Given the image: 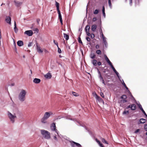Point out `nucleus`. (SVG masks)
I'll return each instance as SVG.
<instances>
[{"instance_id":"nucleus-6","label":"nucleus","mask_w":147,"mask_h":147,"mask_svg":"<svg viewBox=\"0 0 147 147\" xmlns=\"http://www.w3.org/2000/svg\"><path fill=\"white\" fill-rule=\"evenodd\" d=\"M24 34H26L27 36H32L33 34V32L31 30H28L25 31L24 32Z\"/></svg>"},{"instance_id":"nucleus-22","label":"nucleus","mask_w":147,"mask_h":147,"mask_svg":"<svg viewBox=\"0 0 147 147\" xmlns=\"http://www.w3.org/2000/svg\"><path fill=\"white\" fill-rule=\"evenodd\" d=\"M139 107L140 109L141 110V111H142V112L143 113L144 115H146V113L145 112V111L143 110V109L142 108V105L140 104L139 105Z\"/></svg>"},{"instance_id":"nucleus-5","label":"nucleus","mask_w":147,"mask_h":147,"mask_svg":"<svg viewBox=\"0 0 147 147\" xmlns=\"http://www.w3.org/2000/svg\"><path fill=\"white\" fill-rule=\"evenodd\" d=\"M70 142L71 145L72 147H75V145L78 147H81V145L78 143H76L73 141Z\"/></svg>"},{"instance_id":"nucleus-2","label":"nucleus","mask_w":147,"mask_h":147,"mask_svg":"<svg viewBox=\"0 0 147 147\" xmlns=\"http://www.w3.org/2000/svg\"><path fill=\"white\" fill-rule=\"evenodd\" d=\"M41 132L42 134L45 139H49L50 138V133L48 131L45 130H41Z\"/></svg>"},{"instance_id":"nucleus-15","label":"nucleus","mask_w":147,"mask_h":147,"mask_svg":"<svg viewBox=\"0 0 147 147\" xmlns=\"http://www.w3.org/2000/svg\"><path fill=\"white\" fill-rule=\"evenodd\" d=\"M40 82V79L35 78L33 80V82L36 84H38Z\"/></svg>"},{"instance_id":"nucleus-37","label":"nucleus","mask_w":147,"mask_h":147,"mask_svg":"<svg viewBox=\"0 0 147 147\" xmlns=\"http://www.w3.org/2000/svg\"><path fill=\"white\" fill-rule=\"evenodd\" d=\"M98 101H99L101 102H102L103 103H104V102L103 100L100 97L99 98V99H98Z\"/></svg>"},{"instance_id":"nucleus-12","label":"nucleus","mask_w":147,"mask_h":147,"mask_svg":"<svg viewBox=\"0 0 147 147\" xmlns=\"http://www.w3.org/2000/svg\"><path fill=\"white\" fill-rule=\"evenodd\" d=\"M100 34H101V36L102 37V38L103 40L104 41V43L105 44V45H106V43H107V42H106V38L104 36L102 31H101V32L100 33Z\"/></svg>"},{"instance_id":"nucleus-19","label":"nucleus","mask_w":147,"mask_h":147,"mask_svg":"<svg viewBox=\"0 0 147 147\" xmlns=\"http://www.w3.org/2000/svg\"><path fill=\"white\" fill-rule=\"evenodd\" d=\"M11 18L9 17H7L6 19V21L7 22L10 24L11 21Z\"/></svg>"},{"instance_id":"nucleus-58","label":"nucleus","mask_w":147,"mask_h":147,"mask_svg":"<svg viewBox=\"0 0 147 147\" xmlns=\"http://www.w3.org/2000/svg\"><path fill=\"white\" fill-rule=\"evenodd\" d=\"M97 64L98 65L100 66L101 65V62L99 61L97 63Z\"/></svg>"},{"instance_id":"nucleus-47","label":"nucleus","mask_w":147,"mask_h":147,"mask_svg":"<svg viewBox=\"0 0 147 147\" xmlns=\"http://www.w3.org/2000/svg\"><path fill=\"white\" fill-rule=\"evenodd\" d=\"M122 84L123 85V86L125 87V88L127 89H128V88L126 86L125 84L124 83V82H123V83H122Z\"/></svg>"},{"instance_id":"nucleus-18","label":"nucleus","mask_w":147,"mask_h":147,"mask_svg":"<svg viewBox=\"0 0 147 147\" xmlns=\"http://www.w3.org/2000/svg\"><path fill=\"white\" fill-rule=\"evenodd\" d=\"M14 2L15 3L17 7L20 6L22 4V3L18 1L16 2V1H14Z\"/></svg>"},{"instance_id":"nucleus-21","label":"nucleus","mask_w":147,"mask_h":147,"mask_svg":"<svg viewBox=\"0 0 147 147\" xmlns=\"http://www.w3.org/2000/svg\"><path fill=\"white\" fill-rule=\"evenodd\" d=\"M63 37L67 40H68L69 38V35L65 33H63Z\"/></svg>"},{"instance_id":"nucleus-62","label":"nucleus","mask_w":147,"mask_h":147,"mask_svg":"<svg viewBox=\"0 0 147 147\" xmlns=\"http://www.w3.org/2000/svg\"><path fill=\"white\" fill-rule=\"evenodd\" d=\"M54 139H55V140H57V137L56 136H55L54 137Z\"/></svg>"},{"instance_id":"nucleus-29","label":"nucleus","mask_w":147,"mask_h":147,"mask_svg":"<svg viewBox=\"0 0 147 147\" xmlns=\"http://www.w3.org/2000/svg\"><path fill=\"white\" fill-rule=\"evenodd\" d=\"M97 62V61L95 59H93L92 61V63L94 65L96 66L97 64L96 63Z\"/></svg>"},{"instance_id":"nucleus-61","label":"nucleus","mask_w":147,"mask_h":147,"mask_svg":"<svg viewBox=\"0 0 147 147\" xmlns=\"http://www.w3.org/2000/svg\"><path fill=\"white\" fill-rule=\"evenodd\" d=\"M40 21V20L39 19H37V21L38 24H39V22Z\"/></svg>"},{"instance_id":"nucleus-60","label":"nucleus","mask_w":147,"mask_h":147,"mask_svg":"<svg viewBox=\"0 0 147 147\" xmlns=\"http://www.w3.org/2000/svg\"><path fill=\"white\" fill-rule=\"evenodd\" d=\"M60 20V21L61 22V25H63V21H62V19H61V20Z\"/></svg>"},{"instance_id":"nucleus-30","label":"nucleus","mask_w":147,"mask_h":147,"mask_svg":"<svg viewBox=\"0 0 147 147\" xmlns=\"http://www.w3.org/2000/svg\"><path fill=\"white\" fill-rule=\"evenodd\" d=\"M58 13L59 14V20L62 19V18L61 17V15L60 13V11H57Z\"/></svg>"},{"instance_id":"nucleus-54","label":"nucleus","mask_w":147,"mask_h":147,"mask_svg":"<svg viewBox=\"0 0 147 147\" xmlns=\"http://www.w3.org/2000/svg\"><path fill=\"white\" fill-rule=\"evenodd\" d=\"M86 34H87V35L88 36H90V33L89 32V31H88V32H86Z\"/></svg>"},{"instance_id":"nucleus-40","label":"nucleus","mask_w":147,"mask_h":147,"mask_svg":"<svg viewBox=\"0 0 147 147\" xmlns=\"http://www.w3.org/2000/svg\"><path fill=\"white\" fill-rule=\"evenodd\" d=\"M58 47V53L60 54L61 53V51L60 48L59 47Z\"/></svg>"},{"instance_id":"nucleus-45","label":"nucleus","mask_w":147,"mask_h":147,"mask_svg":"<svg viewBox=\"0 0 147 147\" xmlns=\"http://www.w3.org/2000/svg\"><path fill=\"white\" fill-rule=\"evenodd\" d=\"M95 94L96 96V98L98 100V99H99V98H100V97L97 95V94L96 93H95Z\"/></svg>"},{"instance_id":"nucleus-38","label":"nucleus","mask_w":147,"mask_h":147,"mask_svg":"<svg viewBox=\"0 0 147 147\" xmlns=\"http://www.w3.org/2000/svg\"><path fill=\"white\" fill-rule=\"evenodd\" d=\"M101 51L100 50H98L96 51V53L98 55H100L101 54Z\"/></svg>"},{"instance_id":"nucleus-17","label":"nucleus","mask_w":147,"mask_h":147,"mask_svg":"<svg viewBox=\"0 0 147 147\" xmlns=\"http://www.w3.org/2000/svg\"><path fill=\"white\" fill-rule=\"evenodd\" d=\"M131 109L132 110H135L136 108V106L135 104L131 105Z\"/></svg>"},{"instance_id":"nucleus-52","label":"nucleus","mask_w":147,"mask_h":147,"mask_svg":"<svg viewBox=\"0 0 147 147\" xmlns=\"http://www.w3.org/2000/svg\"><path fill=\"white\" fill-rule=\"evenodd\" d=\"M86 40L88 41H89V42H90V38L89 37H86Z\"/></svg>"},{"instance_id":"nucleus-10","label":"nucleus","mask_w":147,"mask_h":147,"mask_svg":"<svg viewBox=\"0 0 147 147\" xmlns=\"http://www.w3.org/2000/svg\"><path fill=\"white\" fill-rule=\"evenodd\" d=\"M45 77L47 79H50L52 77L51 74L49 73H48L45 75Z\"/></svg>"},{"instance_id":"nucleus-11","label":"nucleus","mask_w":147,"mask_h":147,"mask_svg":"<svg viewBox=\"0 0 147 147\" xmlns=\"http://www.w3.org/2000/svg\"><path fill=\"white\" fill-rule=\"evenodd\" d=\"M36 44L37 49L38 52L39 53H42L43 51V50L41 49V47H40L38 46L37 43Z\"/></svg>"},{"instance_id":"nucleus-4","label":"nucleus","mask_w":147,"mask_h":147,"mask_svg":"<svg viewBox=\"0 0 147 147\" xmlns=\"http://www.w3.org/2000/svg\"><path fill=\"white\" fill-rule=\"evenodd\" d=\"M127 102V100H121L118 101V103L120 104V106L121 107H123L124 106V104Z\"/></svg>"},{"instance_id":"nucleus-13","label":"nucleus","mask_w":147,"mask_h":147,"mask_svg":"<svg viewBox=\"0 0 147 147\" xmlns=\"http://www.w3.org/2000/svg\"><path fill=\"white\" fill-rule=\"evenodd\" d=\"M104 57L105 58V59L107 62L109 64H111V62L109 60V58H108L107 56L106 55H104Z\"/></svg>"},{"instance_id":"nucleus-9","label":"nucleus","mask_w":147,"mask_h":147,"mask_svg":"<svg viewBox=\"0 0 147 147\" xmlns=\"http://www.w3.org/2000/svg\"><path fill=\"white\" fill-rule=\"evenodd\" d=\"M146 119L143 118H141L140 119V120L138 122V124H140V123H144L146 122Z\"/></svg>"},{"instance_id":"nucleus-49","label":"nucleus","mask_w":147,"mask_h":147,"mask_svg":"<svg viewBox=\"0 0 147 147\" xmlns=\"http://www.w3.org/2000/svg\"><path fill=\"white\" fill-rule=\"evenodd\" d=\"M100 96H101V97L103 98H104L105 97V96L104 94H103V93L102 92H101L100 93Z\"/></svg>"},{"instance_id":"nucleus-31","label":"nucleus","mask_w":147,"mask_h":147,"mask_svg":"<svg viewBox=\"0 0 147 147\" xmlns=\"http://www.w3.org/2000/svg\"><path fill=\"white\" fill-rule=\"evenodd\" d=\"M102 12L103 16L105 17V7L104 6H102Z\"/></svg>"},{"instance_id":"nucleus-56","label":"nucleus","mask_w":147,"mask_h":147,"mask_svg":"<svg viewBox=\"0 0 147 147\" xmlns=\"http://www.w3.org/2000/svg\"><path fill=\"white\" fill-rule=\"evenodd\" d=\"M44 52L46 53H49V51L47 50L46 49H44Z\"/></svg>"},{"instance_id":"nucleus-7","label":"nucleus","mask_w":147,"mask_h":147,"mask_svg":"<svg viewBox=\"0 0 147 147\" xmlns=\"http://www.w3.org/2000/svg\"><path fill=\"white\" fill-rule=\"evenodd\" d=\"M52 114V113L51 112H46L45 113L43 117L47 119L50 117V115Z\"/></svg>"},{"instance_id":"nucleus-64","label":"nucleus","mask_w":147,"mask_h":147,"mask_svg":"<svg viewBox=\"0 0 147 147\" xmlns=\"http://www.w3.org/2000/svg\"><path fill=\"white\" fill-rule=\"evenodd\" d=\"M14 83H12V86H14Z\"/></svg>"},{"instance_id":"nucleus-59","label":"nucleus","mask_w":147,"mask_h":147,"mask_svg":"<svg viewBox=\"0 0 147 147\" xmlns=\"http://www.w3.org/2000/svg\"><path fill=\"white\" fill-rule=\"evenodd\" d=\"M131 105H129V106H127V107H126V109H128L129 108H131Z\"/></svg>"},{"instance_id":"nucleus-14","label":"nucleus","mask_w":147,"mask_h":147,"mask_svg":"<svg viewBox=\"0 0 147 147\" xmlns=\"http://www.w3.org/2000/svg\"><path fill=\"white\" fill-rule=\"evenodd\" d=\"M17 44L20 47H21L24 45L23 42L21 40L18 41L17 42Z\"/></svg>"},{"instance_id":"nucleus-43","label":"nucleus","mask_w":147,"mask_h":147,"mask_svg":"<svg viewBox=\"0 0 147 147\" xmlns=\"http://www.w3.org/2000/svg\"><path fill=\"white\" fill-rule=\"evenodd\" d=\"M140 129H138L137 130H136L134 132V133L135 134H137L138 133L140 132Z\"/></svg>"},{"instance_id":"nucleus-36","label":"nucleus","mask_w":147,"mask_h":147,"mask_svg":"<svg viewBox=\"0 0 147 147\" xmlns=\"http://www.w3.org/2000/svg\"><path fill=\"white\" fill-rule=\"evenodd\" d=\"M72 94L75 96H79V95L78 93L74 92H72Z\"/></svg>"},{"instance_id":"nucleus-27","label":"nucleus","mask_w":147,"mask_h":147,"mask_svg":"<svg viewBox=\"0 0 147 147\" xmlns=\"http://www.w3.org/2000/svg\"><path fill=\"white\" fill-rule=\"evenodd\" d=\"M90 29V26L88 25L86 26L85 27L86 32L89 31Z\"/></svg>"},{"instance_id":"nucleus-25","label":"nucleus","mask_w":147,"mask_h":147,"mask_svg":"<svg viewBox=\"0 0 147 147\" xmlns=\"http://www.w3.org/2000/svg\"><path fill=\"white\" fill-rule=\"evenodd\" d=\"M55 3H56V6L57 7V11H60L59 9V4L56 1H55Z\"/></svg>"},{"instance_id":"nucleus-35","label":"nucleus","mask_w":147,"mask_h":147,"mask_svg":"<svg viewBox=\"0 0 147 147\" xmlns=\"http://www.w3.org/2000/svg\"><path fill=\"white\" fill-rule=\"evenodd\" d=\"M78 42L80 43L82 45H83V42H82L81 40L80 37H78Z\"/></svg>"},{"instance_id":"nucleus-57","label":"nucleus","mask_w":147,"mask_h":147,"mask_svg":"<svg viewBox=\"0 0 147 147\" xmlns=\"http://www.w3.org/2000/svg\"><path fill=\"white\" fill-rule=\"evenodd\" d=\"M99 45H97L96 46V49H98L99 48Z\"/></svg>"},{"instance_id":"nucleus-8","label":"nucleus","mask_w":147,"mask_h":147,"mask_svg":"<svg viewBox=\"0 0 147 147\" xmlns=\"http://www.w3.org/2000/svg\"><path fill=\"white\" fill-rule=\"evenodd\" d=\"M51 130L55 131L57 133V130L56 129V125L55 123H53L51 125Z\"/></svg>"},{"instance_id":"nucleus-16","label":"nucleus","mask_w":147,"mask_h":147,"mask_svg":"<svg viewBox=\"0 0 147 147\" xmlns=\"http://www.w3.org/2000/svg\"><path fill=\"white\" fill-rule=\"evenodd\" d=\"M97 26L96 24H93L92 26V30L93 32H95Z\"/></svg>"},{"instance_id":"nucleus-20","label":"nucleus","mask_w":147,"mask_h":147,"mask_svg":"<svg viewBox=\"0 0 147 147\" xmlns=\"http://www.w3.org/2000/svg\"><path fill=\"white\" fill-rule=\"evenodd\" d=\"M96 142L101 147H105L104 146L102 145V144L97 139H95Z\"/></svg>"},{"instance_id":"nucleus-28","label":"nucleus","mask_w":147,"mask_h":147,"mask_svg":"<svg viewBox=\"0 0 147 147\" xmlns=\"http://www.w3.org/2000/svg\"><path fill=\"white\" fill-rule=\"evenodd\" d=\"M46 120H47V119L45 118L44 117L41 120V121L42 123H46Z\"/></svg>"},{"instance_id":"nucleus-63","label":"nucleus","mask_w":147,"mask_h":147,"mask_svg":"<svg viewBox=\"0 0 147 147\" xmlns=\"http://www.w3.org/2000/svg\"><path fill=\"white\" fill-rule=\"evenodd\" d=\"M130 3H132V0H130Z\"/></svg>"},{"instance_id":"nucleus-41","label":"nucleus","mask_w":147,"mask_h":147,"mask_svg":"<svg viewBox=\"0 0 147 147\" xmlns=\"http://www.w3.org/2000/svg\"><path fill=\"white\" fill-rule=\"evenodd\" d=\"M108 3L109 7L111 8L112 7L111 3V0H108Z\"/></svg>"},{"instance_id":"nucleus-53","label":"nucleus","mask_w":147,"mask_h":147,"mask_svg":"<svg viewBox=\"0 0 147 147\" xmlns=\"http://www.w3.org/2000/svg\"><path fill=\"white\" fill-rule=\"evenodd\" d=\"M97 19L95 17L93 18L92 21L93 22H95L97 20Z\"/></svg>"},{"instance_id":"nucleus-44","label":"nucleus","mask_w":147,"mask_h":147,"mask_svg":"<svg viewBox=\"0 0 147 147\" xmlns=\"http://www.w3.org/2000/svg\"><path fill=\"white\" fill-rule=\"evenodd\" d=\"M53 42L57 46V47H58V43L55 40H54Z\"/></svg>"},{"instance_id":"nucleus-50","label":"nucleus","mask_w":147,"mask_h":147,"mask_svg":"<svg viewBox=\"0 0 147 147\" xmlns=\"http://www.w3.org/2000/svg\"><path fill=\"white\" fill-rule=\"evenodd\" d=\"M109 65L112 68L113 70L115 69V68L112 65V63H111V64H109Z\"/></svg>"},{"instance_id":"nucleus-3","label":"nucleus","mask_w":147,"mask_h":147,"mask_svg":"<svg viewBox=\"0 0 147 147\" xmlns=\"http://www.w3.org/2000/svg\"><path fill=\"white\" fill-rule=\"evenodd\" d=\"M8 116L11 121L12 123L14 122V119L16 118V116L15 114H14L13 115L11 114V113L8 112Z\"/></svg>"},{"instance_id":"nucleus-55","label":"nucleus","mask_w":147,"mask_h":147,"mask_svg":"<svg viewBox=\"0 0 147 147\" xmlns=\"http://www.w3.org/2000/svg\"><path fill=\"white\" fill-rule=\"evenodd\" d=\"M32 42H29V43H28V47H30L32 45Z\"/></svg>"},{"instance_id":"nucleus-23","label":"nucleus","mask_w":147,"mask_h":147,"mask_svg":"<svg viewBox=\"0 0 147 147\" xmlns=\"http://www.w3.org/2000/svg\"><path fill=\"white\" fill-rule=\"evenodd\" d=\"M96 55L95 54L93 53H91L90 55V57L92 59H94L95 58Z\"/></svg>"},{"instance_id":"nucleus-48","label":"nucleus","mask_w":147,"mask_h":147,"mask_svg":"<svg viewBox=\"0 0 147 147\" xmlns=\"http://www.w3.org/2000/svg\"><path fill=\"white\" fill-rule=\"evenodd\" d=\"M90 36L91 38H94L95 36L93 34H91Z\"/></svg>"},{"instance_id":"nucleus-32","label":"nucleus","mask_w":147,"mask_h":147,"mask_svg":"<svg viewBox=\"0 0 147 147\" xmlns=\"http://www.w3.org/2000/svg\"><path fill=\"white\" fill-rule=\"evenodd\" d=\"M15 32L16 33L18 30V29L17 28L16 24L15 21L14 23V28Z\"/></svg>"},{"instance_id":"nucleus-46","label":"nucleus","mask_w":147,"mask_h":147,"mask_svg":"<svg viewBox=\"0 0 147 147\" xmlns=\"http://www.w3.org/2000/svg\"><path fill=\"white\" fill-rule=\"evenodd\" d=\"M33 30L36 31L37 33H38L39 31L38 29L37 28H35L34 30Z\"/></svg>"},{"instance_id":"nucleus-33","label":"nucleus","mask_w":147,"mask_h":147,"mask_svg":"<svg viewBox=\"0 0 147 147\" xmlns=\"http://www.w3.org/2000/svg\"><path fill=\"white\" fill-rule=\"evenodd\" d=\"M100 79L102 80V83L103 84H104V85H105V81H104V79H103V78L102 77V76L101 74L100 75Z\"/></svg>"},{"instance_id":"nucleus-51","label":"nucleus","mask_w":147,"mask_h":147,"mask_svg":"<svg viewBox=\"0 0 147 147\" xmlns=\"http://www.w3.org/2000/svg\"><path fill=\"white\" fill-rule=\"evenodd\" d=\"M144 129L146 131H147V124L145 125L144 126Z\"/></svg>"},{"instance_id":"nucleus-39","label":"nucleus","mask_w":147,"mask_h":147,"mask_svg":"<svg viewBox=\"0 0 147 147\" xmlns=\"http://www.w3.org/2000/svg\"><path fill=\"white\" fill-rule=\"evenodd\" d=\"M99 11V10L96 9L94 12V13L95 14H96L98 13Z\"/></svg>"},{"instance_id":"nucleus-26","label":"nucleus","mask_w":147,"mask_h":147,"mask_svg":"<svg viewBox=\"0 0 147 147\" xmlns=\"http://www.w3.org/2000/svg\"><path fill=\"white\" fill-rule=\"evenodd\" d=\"M127 97L126 95H123L121 97V98L123 100H126Z\"/></svg>"},{"instance_id":"nucleus-34","label":"nucleus","mask_w":147,"mask_h":147,"mask_svg":"<svg viewBox=\"0 0 147 147\" xmlns=\"http://www.w3.org/2000/svg\"><path fill=\"white\" fill-rule=\"evenodd\" d=\"M129 113V112L128 111H124L123 113V114H128Z\"/></svg>"},{"instance_id":"nucleus-1","label":"nucleus","mask_w":147,"mask_h":147,"mask_svg":"<svg viewBox=\"0 0 147 147\" xmlns=\"http://www.w3.org/2000/svg\"><path fill=\"white\" fill-rule=\"evenodd\" d=\"M26 92V91L22 89L19 95L18 98L21 101H23L25 100Z\"/></svg>"},{"instance_id":"nucleus-24","label":"nucleus","mask_w":147,"mask_h":147,"mask_svg":"<svg viewBox=\"0 0 147 147\" xmlns=\"http://www.w3.org/2000/svg\"><path fill=\"white\" fill-rule=\"evenodd\" d=\"M100 139L101 140L102 142L103 143H105V144H108L107 142V141H106L104 138H103L101 137L100 138Z\"/></svg>"},{"instance_id":"nucleus-42","label":"nucleus","mask_w":147,"mask_h":147,"mask_svg":"<svg viewBox=\"0 0 147 147\" xmlns=\"http://www.w3.org/2000/svg\"><path fill=\"white\" fill-rule=\"evenodd\" d=\"M113 71L116 74V75L119 77L118 75H119V73L116 70V69H114V70H113Z\"/></svg>"}]
</instances>
